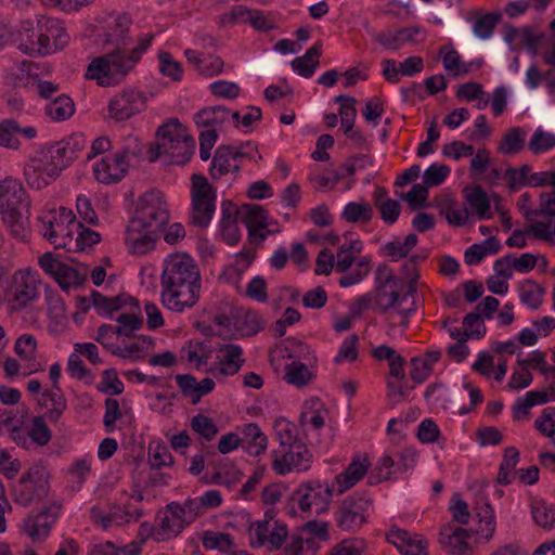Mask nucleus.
Instances as JSON below:
<instances>
[{
    "mask_svg": "<svg viewBox=\"0 0 555 555\" xmlns=\"http://www.w3.org/2000/svg\"><path fill=\"white\" fill-rule=\"evenodd\" d=\"M131 18L127 14L116 16L104 34V41L117 46L112 52L94 57L86 73L88 79L96 80L99 86L111 87L121 82L135 67L142 54L150 47L153 35L140 39V43L131 50L121 49L126 44Z\"/></svg>",
    "mask_w": 555,
    "mask_h": 555,
    "instance_id": "obj_1",
    "label": "nucleus"
},
{
    "mask_svg": "<svg viewBox=\"0 0 555 555\" xmlns=\"http://www.w3.org/2000/svg\"><path fill=\"white\" fill-rule=\"evenodd\" d=\"M160 297L165 308L184 312L201 298L202 276L197 262L188 254L169 255L163 264Z\"/></svg>",
    "mask_w": 555,
    "mask_h": 555,
    "instance_id": "obj_2",
    "label": "nucleus"
},
{
    "mask_svg": "<svg viewBox=\"0 0 555 555\" xmlns=\"http://www.w3.org/2000/svg\"><path fill=\"white\" fill-rule=\"evenodd\" d=\"M373 292L375 295L373 310L378 314L386 315V320L391 326L406 327L416 307L414 301L409 307H403V305L409 296L416 294L415 278L411 279L405 293H403L402 280L397 278L388 266L383 264L376 269V284Z\"/></svg>",
    "mask_w": 555,
    "mask_h": 555,
    "instance_id": "obj_3",
    "label": "nucleus"
},
{
    "mask_svg": "<svg viewBox=\"0 0 555 555\" xmlns=\"http://www.w3.org/2000/svg\"><path fill=\"white\" fill-rule=\"evenodd\" d=\"M496 530V515L491 504L479 499L475 503V520L470 529L455 528L451 524L441 527L439 532L440 544L452 555H468L473 547L469 543L472 537L479 542H490Z\"/></svg>",
    "mask_w": 555,
    "mask_h": 555,
    "instance_id": "obj_4",
    "label": "nucleus"
},
{
    "mask_svg": "<svg viewBox=\"0 0 555 555\" xmlns=\"http://www.w3.org/2000/svg\"><path fill=\"white\" fill-rule=\"evenodd\" d=\"M30 199L20 181L13 178L0 180V215L9 232L17 240L29 235Z\"/></svg>",
    "mask_w": 555,
    "mask_h": 555,
    "instance_id": "obj_5",
    "label": "nucleus"
},
{
    "mask_svg": "<svg viewBox=\"0 0 555 555\" xmlns=\"http://www.w3.org/2000/svg\"><path fill=\"white\" fill-rule=\"evenodd\" d=\"M194 150L195 141L188 129L177 118H172L157 129V143L151 145L149 152L152 162L165 155L169 163L184 165Z\"/></svg>",
    "mask_w": 555,
    "mask_h": 555,
    "instance_id": "obj_6",
    "label": "nucleus"
},
{
    "mask_svg": "<svg viewBox=\"0 0 555 555\" xmlns=\"http://www.w3.org/2000/svg\"><path fill=\"white\" fill-rule=\"evenodd\" d=\"M196 518L197 508L194 504L170 503L157 513L154 524L143 522L139 533L142 540L167 541L179 535Z\"/></svg>",
    "mask_w": 555,
    "mask_h": 555,
    "instance_id": "obj_7",
    "label": "nucleus"
},
{
    "mask_svg": "<svg viewBox=\"0 0 555 555\" xmlns=\"http://www.w3.org/2000/svg\"><path fill=\"white\" fill-rule=\"evenodd\" d=\"M36 43H20L18 49L30 56H46L64 49L69 37L63 23L54 17L38 16Z\"/></svg>",
    "mask_w": 555,
    "mask_h": 555,
    "instance_id": "obj_8",
    "label": "nucleus"
},
{
    "mask_svg": "<svg viewBox=\"0 0 555 555\" xmlns=\"http://www.w3.org/2000/svg\"><path fill=\"white\" fill-rule=\"evenodd\" d=\"M42 224V234L55 248H65L72 251L74 244V230H79L80 222L76 220L72 210L60 207L39 217Z\"/></svg>",
    "mask_w": 555,
    "mask_h": 555,
    "instance_id": "obj_9",
    "label": "nucleus"
},
{
    "mask_svg": "<svg viewBox=\"0 0 555 555\" xmlns=\"http://www.w3.org/2000/svg\"><path fill=\"white\" fill-rule=\"evenodd\" d=\"M53 144L38 151L25 165L24 176L28 185L40 190L54 180L65 169Z\"/></svg>",
    "mask_w": 555,
    "mask_h": 555,
    "instance_id": "obj_10",
    "label": "nucleus"
},
{
    "mask_svg": "<svg viewBox=\"0 0 555 555\" xmlns=\"http://www.w3.org/2000/svg\"><path fill=\"white\" fill-rule=\"evenodd\" d=\"M191 222L199 228H207L216 209V191L202 175L192 176Z\"/></svg>",
    "mask_w": 555,
    "mask_h": 555,
    "instance_id": "obj_11",
    "label": "nucleus"
},
{
    "mask_svg": "<svg viewBox=\"0 0 555 555\" xmlns=\"http://www.w3.org/2000/svg\"><path fill=\"white\" fill-rule=\"evenodd\" d=\"M130 220H138L146 229L159 232L169 220V211L163 194L154 190L145 192L140 196L135 214Z\"/></svg>",
    "mask_w": 555,
    "mask_h": 555,
    "instance_id": "obj_12",
    "label": "nucleus"
},
{
    "mask_svg": "<svg viewBox=\"0 0 555 555\" xmlns=\"http://www.w3.org/2000/svg\"><path fill=\"white\" fill-rule=\"evenodd\" d=\"M39 264L64 291L82 285L87 279V267H72L62 262L52 253L43 254L39 259Z\"/></svg>",
    "mask_w": 555,
    "mask_h": 555,
    "instance_id": "obj_13",
    "label": "nucleus"
},
{
    "mask_svg": "<svg viewBox=\"0 0 555 555\" xmlns=\"http://www.w3.org/2000/svg\"><path fill=\"white\" fill-rule=\"evenodd\" d=\"M371 506V500L363 493L346 498L337 516L338 526L346 531L359 529L366 522Z\"/></svg>",
    "mask_w": 555,
    "mask_h": 555,
    "instance_id": "obj_14",
    "label": "nucleus"
},
{
    "mask_svg": "<svg viewBox=\"0 0 555 555\" xmlns=\"http://www.w3.org/2000/svg\"><path fill=\"white\" fill-rule=\"evenodd\" d=\"M340 488H299L291 499L302 512L320 514L327 509L334 495L340 494Z\"/></svg>",
    "mask_w": 555,
    "mask_h": 555,
    "instance_id": "obj_15",
    "label": "nucleus"
},
{
    "mask_svg": "<svg viewBox=\"0 0 555 555\" xmlns=\"http://www.w3.org/2000/svg\"><path fill=\"white\" fill-rule=\"evenodd\" d=\"M39 281L30 273L16 272L8 288V300L14 309H22L39 295Z\"/></svg>",
    "mask_w": 555,
    "mask_h": 555,
    "instance_id": "obj_16",
    "label": "nucleus"
},
{
    "mask_svg": "<svg viewBox=\"0 0 555 555\" xmlns=\"http://www.w3.org/2000/svg\"><path fill=\"white\" fill-rule=\"evenodd\" d=\"M60 505L53 503L47 509L35 515H29L21 525L22 532L34 542L46 540L60 515Z\"/></svg>",
    "mask_w": 555,
    "mask_h": 555,
    "instance_id": "obj_17",
    "label": "nucleus"
},
{
    "mask_svg": "<svg viewBox=\"0 0 555 555\" xmlns=\"http://www.w3.org/2000/svg\"><path fill=\"white\" fill-rule=\"evenodd\" d=\"M145 108V98L137 90L128 89L116 94L108 104L109 117L117 121L128 120Z\"/></svg>",
    "mask_w": 555,
    "mask_h": 555,
    "instance_id": "obj_18",
    "label": "nucleus"
},
{
    "mask_svg": "<svg viewBox=\"0 0 555 555\" xmlns=\"http://www.w3.org/2000/svg\"><path fill=\"white\" fill-rule=\"evenodd\" d=\"M272 468L279 475H285L293 469L306 470L309 468L311 461V453L304 444H296L285 453H279L276 450L272 451Z\"/></svg>",
    "mask_w": 555,
    "mask_h": 555,
    "instance_id": "obj_19",
    "label": "nucleus"
},
{
    "mask_svg": "<svg viewBox=\"0 0 555 555\" xmlns=\"http://www.w3.org/2000/svg\"><path fill=\"white\" fill-rule=\"evenodd\" d=\"M243 157L253 159L248 152L235 150L231 145L218 146L209 168L210 177L214 180H219L230 172L237 173L241 170L238 159Z\"/></svg>",
    "mask_w": 555,
    "mask_h": 555,
    "instance_id": "obj_20",
    "label": "nucleus"
},
{
    "mask_svg": "<svg viewBox=\"0 0 555 555\" xmlns=\"http://www.w3.org/2000/svg\"><path fill=\"white\" fill-rule=\"evenodd\" d=\"M386 539L401 555H428V542L418 533L391 527Z\"/></svg>",
    "mask_w": 555,
    "mask_h": 555,
    "instance_id": "obj_21",
    "label": "nucleus"
},
{
    "mask_svg": "<svg viewBox=\"0 0 555 555\" xmlns=\"http://www.w3.org/2000/svg\"><path fill=\"white\" fill-rule=\"evenodd\" d=\"M157 231L146 229L138 220H130L127 230L125 244L133 255H145L154 249Z\"/></svg>",
    "mask_w": 555,
    "mask_h": 555,
    "instance_id": "obj_22",
    "label": "nucleus"
},
{
    "mask_svg": "<svg viewBox=\"0 0 555 555\" xmlns=\"http://www.w3.org/2000/svg\"><path fill=\"white\" fill-rule=\"evenodd\" d=\"M129 167L128 163L115 152L96 162L93 173L99 182L111 184L119 182L127 175Z\"/></svg>",
    "mask_w": 555,
    "mask_h": 555,
    "instance_id": "obj_23",
    "label": "nucleus"
},
{
    "mask_svg": "<svg viewBox=\"0 0 555 555\" xmlns=\"http://www.w3.org/2000/svg\"><path fill=\"white\" fill-rule=\"evenodd\" d=\"M219 362L216 369V376H233L240 372L245 359L243 349L235 344H227L219 348Z\"/></svg>",
    "mask_w": 555,
    "mask_h": 555,
    "instance_id": "obj_24",
    "label": "nucleus"
},
{
    "mask_svg": "<svg viewBox=\"0 0 555 555\" xmlns=\"http://www.w3.org/2000/svg\"><path fill=\"white\" fill-rule=\"evenodd\" d=\"M371 461L366 454L357 453L344 472L335 477L338 486H356L369 473Z\"/></svg>",
    "mask_w": 555,
    "mask_h": 555,
    "instance_id": "obj_25",
    "label": "nucleus"
},
{
    "mask_svg": "<svg viewBox=\"0 0 555 555\" xmlns=\"http://www.w3.org/2000/svg\"><path fill=\"white\" fill-rule=\"evenodd\" d=\"M83 306H81L82 311H87L89 309V306L86 305L90 300L92 301L93 307L96 309V311L100 314H112L115 311H118L121 309L128 301H133L132 298L127 296H114V297H106L99 292L93 291L91 294L90 299L82 297L80 298Z\"/></svg>",
    "mask_w": 555,
    "mask_h": 555,
    "instance_id": "obj_26",
    "label": "nucleus"
},
{
    "mask_svg": "<svg viewBox=\"0 0 555 555\" xmlns=\"http://www.w3.org/2000/svg\"><path fill=\"white\" fill-rule=\"evenodd\" d=\"M420 33L417 27H406L398 30H387L378 34L371 33L373 39L383 47L391 50H399L408 42H413L415 35Z\"/></svg>",
    "mask_w": 555,
    "mask_h": 555,
    "instance_id": "obj_27",
    "label": "nucleus"
},
{
    "mask_svg": "<svg viewBox=\"0 0 555 555\" xmlns=\"http://www.w3.org/2000/svg\"><path fill=\"white\" fill-rule=\"evenodd\" d=\"M221 221H220V232L229 245H235L241 237L240 230L236 222L237 209L234 204L231 202L224 201L221 207Z\"/></svg>",
    "mask_w": 555,
    "mask_h": 555,
    "instance_id": "obj_28",
    "label": "nucleus"
},
{
    "mask_svg": "<svg viewBox=\"0 0 555 555\" xmlns=\"http://www.w3.org/2000/svg\"><path fill=\"white\" fill-rule=\"evenodd\" d=\"M267 444V436L261 431L257 424L250 423L244 426L241 446L247 453L258 456L266 451Z\"/></svg>",
    "mask_w": 555,
    "mask_h": 555,
    "instance_id": "obj_29",
    "label": "nucleus"
},
{
    "mask_svg": "<svg viewBox=\"0 0 555 555\" xmlns=\"http://www.w3.org/2000/svg\"><path fill=\"white\" fill-rule=\"evenodd\" d=\"M40 404L47 409V417L50 422L56 423L67 409V401L60 387H52L51 390L42 393Z\"/></svg>",
    "mask_w": 555,
    "mask_h": 555,
    "instance_id": "obj_30",
    "label": "nucleus"
},
{
    "mask_svg": "<svg viewBox=\"0 0 555 555\" xmlns=\"http://www.w3.org/2000/svg\"><path fill=\"white\" fill-rule=\"evenodd\" d=\"M63 164L67 167L86 146V139L82 134L76 133L60 142L53 143Z\"/></svg>",
    "mask_w": 555,
    "mask_h": 555,
    "instance_id": "obj_31",
    "label": "nucleus"
},
{
    "mask_svg": "<svg viewBox=\"0 0 555 555\" xmlns=\"http://www.w3.org/2000/svg\"><path fill=\"white\" fill-rule=\"evenodd\" d=\"M531 517L537 526L550 531L555 525V508L539 498L531 499Z\"/></svg>",
    "mask_w": 555,
    "mask_h": 555,
    "instance_id": "obj_32",
    "label": "nucleus"
},
{
    "mask_svg": "<svg viewBox=\"0 0 555 555\" xmlns=\"http://www.w3.org/2000/svg\"><path fill=\"white\" fill-rule=\"evenodd\" d=\"M504 39L511 46L527 47L535 50L540 36L535 35L531 27L516 28L514 26H506Z\"/></svg>",
    "mask_w": 555,
    "mask_h": 555,
    "instance_id": "obj_33",
    "label": "nucleus"
},
{
    "mask_svg": "<svg viewBox=\"0 0 555 555\" xmlns=\"http://www.w3.org/2000/svg\"><path fill=\"white\" fill-rule=\"evenodd\" d=\"M44 113L54 121H63L74 115L75 103L69 96L62 94L46 105Z\"/></svg>",
    "mask_w": 555,
    "mask_h": 555,
    "instance_id": "obj_34",
    "label": "nucleus"
},
{
    "mask_svg": "<svg viewBox=\"0 0 555 555\" xmlns=\"http://www.w3.org/2000/svg\"><path fill=\"white\" fill-rule=\"evenodd\" d=\"M321 55V43H315L307 50L305 55L296 57L292 62L293 69L305 78H310L319 65V57Z\"/></svg>",
    "mask_w": 555,
    "mask_h": 555,
    "instance_id": "obj_35",
    "label": "nucleus"
},
{
    "mask_svg": "<svg viewBox=\"0 0 555 555\" xmlns=\"http://www.w3.org/2000/svg\"><path fill=\"white\" fill-rule=\"evenodd\" d=\"M526 134V131L520 127L508 129L499 144V152L503 155L519 153L525 147Z\"/></svg>",
    "mask_w": 555,
    "mask_h": 555,
    "instance_id": "obj_36",
    "label": "nucleus"
},
{
    "mask_svg": "<svg viewBox=\"0 0 555 555\" xmlns=\"http://www.w3.org/2000/svg\"><path fill=\"white\" fill-rule=\"evenodd\" d=\"M519 462V452L514 447H507L503 453V461L500 465L498 474V482L500 485H509L515 478L517 472H514L515 466Z\"/></svg>",
    "mask_w": 555,
    "mask_h": 555,
    "instance_id": "obj_37",
    "label": "nucleus"
},
{
    "mask_svg": "<svg viewBox=\"0 0 555 555\" xmlns=\"http://www.w3.org/2000/svg\"><path fill=\"white\" fill-rule=\"evenodd\" d=\"M417 241L418 238L416 234L411 233L406 235L403 242L398 238L388 242L383 246L384 255L389 257L391 261H398L409 255V253L416 246Z\"/></svg>",
    "mask_w": 555,
    "mask_h": 555,
    "instance_id": "obj_38",
    "label": "nucleus"
},
{
    "mask_svg": "<svg viewBox=\"0 0 555 555\" xmlns=\"http://www.w3.org/2000/svg\"><path fill=\"white\" fill-rule=\"evenodd\" d=\"M244 212L243 220L247 227L248 235H254L256 230H264L267 228V211L257 204L245 205L242 208Z\"/></svg>",
    "mask_w": 555,
    "mask_h": 555,
    "instance_id": "obj_39",
    "label": "nucleus"
},
{
    "mask_svg": "<svg viewBox=\"0 0 555 555\" xmlns=\"http://www.w3.org/2000/svg\"><path fill=\"white\" fill-rule=\"evenodd\" d=\"M449 512L452 519L460 525L474 526L475 512L472 513L468 501L460 493H454L449 503Z\"/></svg>",
    "mask_w": 555,
    "mask_h": 555,
    "instance_id": "obj_40",
    "label": "nucleus"
},
{
    "mask_svg": "<svg viewBox=\"0 0 555 555\" xmlns=\"http://www.w3.org/2000/svg\"><path fill=\"white\" fill-rule=\"evenodd\" d=\"M47 488H13V501L24 507L44 502L48 499Z\"/></svg>",
    "mask_w": 555,
    "mask_h": 555,
    "instance_id": "obj_41",
    "label": "nucleus"
},
{
    "mask_svg": "<svg viewBox=\"0 0 555 555\" xmlns=\"http://www.w3.org/2000/svg\"><path fill=\"white\" fill-rule=\"evenodd\" d=\"M373 217V208L366 202H350L341 214V218L350 223L369 222Z\"/></svg>",
    "mask_w": 555,
    "mask_h": 555,
    "instance_id": "obj_42",
    "label": "nucleus"
},
{
    "mask_svg": "<svg viewBox=\"0 0 555 555\" xmlns=\"http://www.w3.org/2000/svg\"><path fill=\"white\" fill-rule=\"evenodd\" d=\"M520 300L530 309L537 310L544 295V289L532 280H526L519 285Z\"/></svg>",
    "mask_w": 555,
    "mask_h": 555,
    "instance_id": "obj_43",
    "label": "nucleus"
},
{
    "mask_svg": "<svg viewBox=\"0 0 555 555\" xmlns=\"http://www.w3.org/2000/svg\"><path fill=\"white\" fill-rule=\"evenodd\" d=\"M116 153L131 166L133 162H140L143 158L144 145L139 138L128 135L124 139L120 149Z\"/></svg>",
    "mask_w": 555,
    "mask_h": 555,
    "instance_id": "obj_44",
    "label": "nucleus"
},
{
    "mask_svg": "<svg viewBox=\"0 0 555 555\" xmlns=\"http://www.w3.org/2000/svg\"><path fill=\"white\" fill-rule=\"evenodd\" d=\"M465 197L470 208L477 214L479 219L490 217V201L486 192L480 186H475L474 189L466 191Z\"/></svg>",
    "mask_w": 555,
    "mask_h": 555,
    "instance_id": "obj_45",
    "label": "nucleus"
},
{
    "mask_svg": "<svg viewBox=\"0 0 555 555\" xmlns=\"http://www.w3.org/2000/svg\"><path fill=\"white\" fill-rule=\"evenodd\" d=\"M335 101L340 103L339 115L341 118V128L346 134H351L354 125L357 109L354 107L356 100L349 95H338Z\"/></svg>",
    "mask_w": 555,
    "mask_h": 555,
    "instance_id": "obj_46",
    "label": "nucleus"
},
{
    "mask_svg": "<svg viewBox=\"0 0 555 555\" xmlns=\"http://www.w3.org/2000/svg\"><path fill=\"white\" fill-rule=\"evenodd\" d=\"M285 379L288 384L304 387L312 379V373L306 364L293 361L285 367Z\"/></svg>",
    "mask_w": 555,
    "mask_h": 555,
    "instance_id": "obj_47",
    "label": "nucleus"
},
{
    "mask_svg": "<svg viewBox=\"0 0 555 555\" xmlns=\"http://www.w3.org/2000/svg\"><path fill=\"white\" fill-rule=\"evenodd\" d=\"M229 116L230 111L224 106L206 107L196 114L195 122L198 127H207L222 124Z\"/></svg>",
    "mask_w": 555,
    "mask_h": 555,
    "instance_id": "obj_48",
    "label": "nucleus"
},
{
    "mask_svg": "<svg viewBox=\"0 0 555 555\" xmlns=\"http://www.w3.org/2000/svg\"><path fill=\"white\" fill-rule=\"evenodd\" d=\"M27 435L40 447L47 446L52 438V433L46 424L44 417L40 415L31 418Z\"/></svg>",
    "mask_w": 555,
    "mask_h": 555,
    "instance_id": "obj_49",
    "label": "nucleus"
},
{
    "mask_svg": "<svg viewBox=\"0 0 555 555\" xmlns=\"http://www.w3.org/2000/svg\"><path fill=\"white\" fill-rule=\"evenodd\" d=\"M367 543L364 539H345L331 548L327 555H363L366 552Z\"/></svg>",
    "mask_w": 555,
    "mask_h": 555,
    "instance_id": "obj_50",
    "label": "nucleus"
},
{
    "mask_svg": "<svg viewBox=\"0 0 555 555\" xmlns=\"http://www.w3.org/2000/svg\"><path fill=\"white\" fill-rule=\"evenodd\" d=\"M202 542L207 550H218L220 552H229L233 547L232 538L220 531H206L203 534Z\"/></svg>",
    "mask_w": 555,
    "mask_h": 555,
    "instance_id": "obj_51",
    "label": "nucleus"
},
{
    "mask_svg": "<svg viewBox=\"0 0 555 555\" xmlns=\"http://www.w3.org/2000/svg\"><path fill=\"white\" fill-rule=\"evenodd\" d=\"M324 412L319 400H312L310 405H307L305 411L301 412L299 422L301 425L310 424L313 428L319 429L324 426Z\"/></svg>",
    "mask_w": 555,
    "mask_h": 555,
    "instance_id": "obj_52",
    "label": "nucleus"
},
{
    "mask_svg": "<svg viewBox=\"0 0 555 555\" xmlns=\"http://www.w3.org/2000/svg\"><path fill=\"white\" fill-rule=\"evenodd\" d=\"M528 147L535 155L550 151L555 147V134L538 128L530 139Z\"/></svg>",
    "mask_w": 555,
    "mask_h": 555,
    "instance_id": "obj_53",
    "label": "nucleus"
},
{
    "mask_svg": "<svg viewBox=\"0 0 555 555\" xmlns=\"http://www.w3.org/2000/svg\"><path fill=\"white\" fill-rule=\"evenodd\" d=\"M395 465V461L390 455H383L372 468L370 474V483L377 485L390 480L392 474L391 468Z\"/></svg>",
    "mask_w": 555,
    "mask_h": 555,
    "instance_id": "obj_54",
    "label": "nucleus"
},
{
    "mask_svg": "<svg viewBox=\"0 0 555 555\" xmlns=\"http://www.w3.org/2000/svg\"><path fill=\"white\" fill-rule=\"evenodd\" d=\"M37 347V339L34 335L23 334L16 339L14 351L22 360L29 362L36 359Z\"/></svg>",
    "mask_w": 555,
    "mask_h": 555,
    "instance_id": "obj_55",
    "label": "nucleus"
},
{
    "mask_svg": "<svg viewBox=\"0 0 555 555\" xmlns=\"http://www.w3.org/2000/svg\"><path fill=\"white\" fill-rule=\"evenodd\" d=\"M118 325L115 327L117 336L131 337L133 333L140 330L143 325L142 318L134 313H121L117 318Z\"/></svg>",
    "mask_w": 555,
    "mask_h": 555,
    "instance_id": "obj_56",
    "label": "nucleus"
},
{
    "mask_svg": "<svg viewBox=\"0 0 555 555\" xmlns=\"http://www.w3.org/2000/svg\"><path fill=\"white\" fill-rule=\"evenodd\" d=\"M243 478L242 472H240L233 465H223L218 470L214 472L210 481L212 483L230 486L231 483H241Z\"/></svg>",
    "mask_w": 555,
    "mask_h": 555,
    "instance_id": "obj_57",
    "label": "nucleus"
},
{
    "mask_svg": "<svg viewBox=\"0 0 555 555\" xmlns=\"http://www.w3.org/2000/svg\"><path fill=\"white\" fill-rule=\"evenodd\" d=\"M443 67L447 72H452L454 77L468 74L470 64L462 63L459 52L451 48L442 57Z\"/></svg>",
    "mask_w": 555,
    "mask_h": 555,
    "instance_id": "obj_58",
    "label": "nucleus"
},
{
    "mask_svg": "<svg viewBox=\"0 0 555 555\" xmlns=\"http://www.w3.org/2000/svg\"><path fill=\"white\" fill-rule=\"evenodd\" d=\"M159 70L164 76L170 77L173 81H178L182 77V65L175 61L169 52L162 51L158 55Z\"/></svg>",
    "mask_w": 555,
    "mask_h": 555,
    "instance_id": "obj_59",
    "label": "nucleus"
},
{
    "mask_svg": "<svg viewBox=\"0 0 555 555\" xmlns=\"http://www.w3.org/2000/svg\"><path fill=\"white\" fill-rule=\"evenodd\" d=\"M77 234L74 237L73 249L74 251L85 250L87 247H91L92 245L100 242V234L91 229L85 228L80 222L79 230H74V234Z\"/></svg>",
    "mask_w": 555,
    "mask_h": 555,
    "instance_id": "obj_60",
    "label": "nucleus"
},
{
    "mask_svg": "<svg viewBox=\"0 0 555 555\" xmlns=\"http://www.w3.org/2000/svg\"><path fill=\"white\" fill-rule=\"evenodd\" d=\"M191 427L201 437L210 441L218 433V428L211 418L203 414H197L192 417Z\"/></svg>",
    "mask_w": 555,
    "mask_h": 555,
    "instance_id": "obj_61",
    "label": "nucleus"
},
{
    "mask_svg": "<svg viewBox=\"0 0 555 555\" xmlns=\"http://www.w3.org/2000/svg\"><path fill=\"white\" fill-rule=\"evenodd\" d=\"M463 326L465 332L463 337L467 338H480L486 333V326L481 320V317L477 312H472L465 315L463 320Z\"/></svg>",
    "mask_w": 555,
    "mask_h": 555,
    "instance_id": "obj_62",
    "label": "nucleus"
},
{
    "mask_svg": "<svg viewBox=\"0 0 555 555\" xmlns=\"http://www.w3.org/2000/svg\"><path fill=\"white\" fill-rule=\"evenodd\" d=\"M535 216H555V190L551 193H542L540 195V209L529 210L525 214L527 220H533Z\"/></svg>",
    "mask_w": 555,
    "mask_h": 555,
    "instance_id": "obj_63",
    "label": "nucleus"
},
{
    "mask_svg": "<svg viewBox=\"0 0 555 555\" xmlns=\"http://www.w3.org/2000/svg\"><path fill=\"white\" fill-rule=\"evenodd\" d=\"M534 426L542 435L553 437L555 435V408H545L535 420Z\"/></svg>",
    "mask_w": 555,
    "mask_h": 555,
    "instance_id": "obj_64",
    "label": "nucleus"
}]
</instances>
